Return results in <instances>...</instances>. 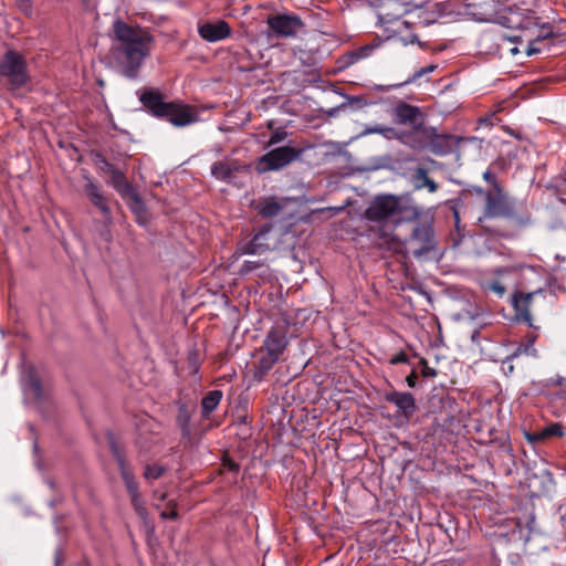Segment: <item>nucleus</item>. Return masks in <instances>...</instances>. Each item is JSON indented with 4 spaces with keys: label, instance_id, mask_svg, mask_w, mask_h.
<instances>
[{
    "label": "nucleus",
    "instance_id": "obj_1",
    "mask_svg": "<svg viewBox=\"0 0 566 566\" xmlns=\"http://www.w3.org/2000/svg\"><path fill=\"white\" fill-rule=\"evenodd\" d=\"M420 211L407 200L394 195H378L364 212L367 221L374 223L369 231L377 244L395 252L402 250V240L395 233L398 226L418 219Z\"/></svg>",
    "mask_w": 566,
    "mask_h": 566
},
{
    "label": "nucleus",
    "instance_id": "obj_2",
    "mask_svg": "<svg viewBox=\"0 0 566 566\" xmlns=\"http://www.w3.org/2000/svg\"><path fill=\"white\" fill-rule=\"evenodd\" d=\"M116 39L119 41L118 56L125 76L136 78L145 59L150 54L154 36L142 27H133L122 20L113 24Z\"/></svg>",
    "mask_w": 566,
    "mask_h": 566
},
{
    "label": "nucleus",
    "instance_id": "obj_3",
    "mask_svg": "<svg viewBox=\"0 0 566 566\" xmlns=\"http://www.w3.org/2000/svg\"><path fill=\"white\" fill-rule=\"evenodd\" d=\"M139 99L153 116L166 119L176 127L188 126L198 119L195 108L177 102H165L157 91L147 90Z\"/></svg>",
    "mask_w": 566,
    "mask_h": 566
},
{
    "label": "nucleus",
    "instance_id": "obj_4",
    "mask_svg": "<svg viewBox=\"0 0 566 566\" xmlns=\"http://www.w3.org/2000/svg\"><path fill=\"white\" fill-rule=\"evenodd\" d=\"M282 233L272 224H264L258 229L253 238L249 241H242L238 244L237 253L262 255L266 252L274 251L281 243Z\"/></svg>",
    "mask_w": 566,
    "mask_h": 566
},
{
    "label": "nucleus",
    "instance_id": "obj_5",
    "mask_svg": "<svg viewBox=\"0 0 566 566\" xmlns=\"http://www.w3.org/2000/svg\"><path fill=\"white\" fill-rule=\"evenodd\" d=\"M303 153L304 148L292 146L276 147L259 158L255 169L259 174L280 170L300 159Z\"/></svg>",
    "mask_w": 566,
    "mask_h": 566
},
{
    "label": "nucleus",
    "instance_id": "obj_6",
    "mask_svg": "<svg viewBox=\"0 0 566 566\" xmlns=\"http://www.w3.org/2000/svg\"><path fill=\"white\" fill-rule=\"evenodd\" d=\"M0 74L8 80L12 88H20L29 81L23 56L15 51H8L0 63Z\"/></svg>",
    "mask_w": 566,
    "mask_h": 566
},
{
    "label": "nucleus",
    "instance_id": "obj_7",
    "mask_svg": "<svg viewBox=\"0 0 566 566\" xmlns=\"http://www.w3.org/2000/svg\"><path fill=\"white\" fill-rule=\"evenodd\" d=\"M516 216L513 202L509 200L503 188H499L491 193H485L483 216L478 219V222L481 224L484 219L499 217L513 219Z\"/></svg>",
    "mask_w": 566,
    "mask_h": 566
},
{
    "label": "nucleus",
    "instance_id": "obj_8",
    "mask_svg": "<svg viewBox=\"0 0 566 566\" xmlns=\"http://www.w3.org/2000/svg\"><path fill=\"white\" fill-rule=\"evenodd\" d=\"M497 22L507 29L530 30L538 25L533 11L516 6H506L497 15Z\"/></svg>",
    "mask_w": 566,
    "mask_h": 566
},
{
    "label": "nucleus",
    "instance_id": "obj_9",
    "mask_svg": "<svg viewBox=\"0 0 566 566\" xmlns=\"http://www.w3.org/2000/svg\"><path fill=\"white\" fill-rule=\"evenodd\" d=\"M403 247H408L418 258L430 252L434 247L432 228L426 223H417L410 237L402 241Z\"/></svg>",
    "mask_w": 566,
    "mask_h": 566
},
{
    "label": "nucleus",
    "instance_id": "obj_10",
    "mask_svg": "<svg viewBox=\"0 0 566 566\" xmlns=\"http://www.w3.org/2000/svg\"><path fill=\"white\" fill-rule=\"evenodd\" d=\"M269 28L279 36H293L304 27L296 14H274L266 20Z\"/></svg>",
    "mask_w": 566,
    "mask_h": 566
},
{
    "label": "nucleus",
    "instance_id": "obj_11",
    "mask_svg": "<svg viewBox=\"0 0 566 566\" xmlns=\"http://www.w3.org/2000/svg\"><path fill=\"white\" fill-rule=\"evenodd\" d=\"M430 126L417 124L409 129H399L398 142L416 151H423L430 137Z\"/></svg>",
    "mask_w": 566,
    "mask_h": 566
},
{
    "label": "nucleus",
    "instance_id": "obj_12",
    "mask_svg": "<svg viewBox=\"0 0 566 566\" xmlns=\"http://www.w3.org/2000/svg\"><path fill=\"white\" fill-rule=\"evenodd\" d=\"M287 337L284 328L273 327L266 335L263 346V352L280 359L287 346Z\"/></svg>",
    "mask_w": 566,
    "mask_h": 566
},
{
    "label": "nucleus",
    "instance_id": "obj_13",
    "mask_svg": "<svg viewBox=\"0 0 566 566\" xmlns=\"http://www.w3.org/2000/svg\"><path fill=\"white\" fill-rule=\"evenodd\" d=\"M394 117L396 124L409 125L410 127L424 123L421 109L418 106L403 102L395 107Z\"/></svg>",
    "mask_w": 566,
    "mask_h": 566
},
{
    "label": "nucleus",
    "instance_id": "obj_14",
    "mask_svg": "<svg viewBox=\"0 0 566 566\" xmlns=\"http://www.w3.org/2000/svg\"><path fill=\"white\" fill-rule=\"evenodd\" d=\"M198 32L203 40L218 42L230 36L231 28L228 22L219 20L217 22H206L199 25Z\"/></svg>",
    "mask_w": 566,
    "mask_h": 566
},
{
    "label": "nucleus",
    "instance_id": "obj_15",
    "mask_svg": "<svg viewBox=\"0 0 566 566\" xmlns=\"http://www.w3.org/2000/svg\"><path fill=\"white\" fill-rule=\"evenodd\" d=\"M539 293H542L541 289L530 293L516 291L512 296V305L516 312V316L523 319L524 322L528 323L530 326H532V315L530 312V306L533 301V297Z\"/></svg>",
    "mask_w": 566,
    "mask_h": 566
},
{
    "label": "nucleus",
    "instance_id": "obj_16",
    "mask_svg": "<svg viewBox=\"0 0 566 566\" xmlns=\"http://www.w3.org/2000/svg\"><path fill=\"white\" fill-rule=\"evenodd\" d=\"M385 400L394 403L407 419L412 417L417 410L415 398L410 392L392 391L385 396Z\"/></svg>",
    "mask_w": 566,
    "mask_h": 566
},
{
    "label": "nucleus",
    "instance_id": "obj_17",
    "mask_svg": "<svg viewBox=\"0 0 566 566\" xmlns=\"http://www.w3.org/2000/svg\"><path fill=\"white\" fill-rule=\"evenodd\" d=\"M431 134L427 142L426 150H429L433 155L444 156L451 153L452 150V139L451 135L439 134L434 127L430 126Z\"/></svg>",
    "mask_w": 566,
    "mask_h": 566
},
{
    "label": "nucleus",
    "instance_id": "obj_18",
    "mask_svg": "<svg viewBox=\"0 0 566 566\" xmlns=\"http://www.w3.org/2000/svg\"><path fill=\"white\" fill-rule=\"evenodd\" d=\"M23 391L27 396L40 401L44 397V390L36 370L30 367L25 370L22 379Z\"/></svg>",
    "mask_w": 566,
    "mask_h": 566
},
{
    "label": "nucleus",
    "instance_id": "obj_19",
    "mask_svg": "<svg viewBox=\"0 0 566 566\" xmlns=\"http://www.w3.org/2000/svg\"><path fill=\"white\" fill-rule=\"evenodd\" d=\"M84 191L86 196L88 197L90 201L101 210V212L104 214L105 218L111 217V209L107 202L106 197L103 195V192L99 190L98 186L94 184L93 181H88L85 187Z\"/></svg>",
    "mask_w": 566,
    "mask_h": 566
},
{
    "label": "nucleus",
    "instance_id": "obj_20",
    "mask_svg": "<svg viewBox=\"0 0 566 566\" xmlns=\"http://www.w3.org/2000/svg\"><path fill=\"white\" fill-rule=\"evenodd\" d=\"M240 169L237 160L223 159L212 164L211 175L219 180H230Z\"/></svg>",
    "mask_w": 566,
    "mask_h": 566
},
{
    "label": "nucleus",
    "instance_id": "obj_21",
    "mask_svg": "<svg viewBox=\"0 0 566 566\" xmlns=\"http://www.w3.org/2000/svg\"><path fill=\"white\" fill-rule=\"evenodd\" d=\"M277 361L279 359L264 353L263 348H261L259 358L254 364L253 378L256 381H262Z\"/></svg>",
    "mask_w": 566,
    "mask_h": 566
},
{
    "label": "nucleus",
    "instance_id": "obj_22",
    "mask_svg": "<svg viewBox=\"0 0 566 566\" xmlns=\"http://www.w3.org/2000/svg\"><path fill=\"white\" fill-rule=\"evenodd\" d=\"M412 181L417 189L427 188L429 192H436L438 190V184L429 178L428 171L422 167L416 169L412 175Z\"/></svg>",
    "mask_w": 566,
    "mask_h": 566
},
{
    "label": "nucleus",
    "instance_id": "obj_23",
    "mask_svg": "<svg viewBox=\"0 0 566 566\" xmlns=\"http://www.w3.org/2000/svg\"><path fill=\"white\" fill-rule=\"evenodd\" d=\"M111 185L113 188L120 195V197L125 196L128 191H130L134 187L128 180L126 179L125 174L119 170L115 169L111 175Z\"/></svg>",
    "mask_w": 566,
    "mask_h": 566
},
{
    "label": "nucleus",
    "instance_id": "obj_24",
    "mask_svg": "<svg viewBox=\"0 0 566 566\" xmlns=\"http://www.w3.org/2000/svg\"><path fill=\"white\" fill-rule=\"evenodd\" d=\"M221 390H211L209 391L201 401L202 416L208 417L220 403L222 399Z\"/></svg>",
    "mask_w": 566,
    "mask_h": 566
},
{
    "label": "nucleus",
    "instance_id": "obj_25",
    "mask_svg": "<svg viewBox=\"0 0 566 566\" xmlns=\"http://www.w3.org/2000/svg\"><path fill=\"white\" fill-rule=\"evenodd\" d=\"M256 209L262 217L270 218L277 216L282 210V206L273 198H269L260 201Z\"/></svg>",
    "mask_w": 566,
    "mask_h": 566
},
{
    "label": "nucleus",
    "instance_id": "obj_26",
    "mask_svg": "<svg viewBox=\"0 0 566 566\" xmlns=\"http://www.w3.org/2000/svg\"><path fill=\"white\" fill-rule=\"evenodd\" d=\"M563 436H564L563 426L558 422H553V423L548 424L547 427H545L538 433H535L532 437H530L528 439L531 441H542L549 437H563Z\"/></svg>",
    "mask_w": 566,
    "mask_h": 566
},
{
    "label": "nucleus",
    "instance_id": "obj_27",
    "mask_svg": "<svg viewBox=\"0 0 566 566\" xmlns=\"http://www.w3.org/2000/svg\"><path fill=\"white\" fill-rule=\"evenodd\" d=\"M111 448H112L114 457L117 460V463H118V467H119V471H120V475H122L124 482L135 480V476H134L132 470L129 469L128 464L126 463L125 458L120 453V451L117 448V446L115 444V442L111 443Z\"/></svg>",
    "mask_w": 566,
    "mask_h": 566
},
{
    "label": "nucleus",
    "instance_id": "obj_28",
    "mask_svg": "<svg viewBox=\"0 0 566 566\" xmlns=\"http://www.w3.org/2000/svg\"><path fill=\"white\" fill-rule=\"evenodd\" d=\"M111 448H112L114 457L117 460V463H118V467H119V471H120V475H122L124 482L135 480V476H134L132 470L129 469L128 464L126 463L125 458L120 453V451L117 448V446L115 444V442L111 443Z\"/></svg>",
    "mask_w": 566,
    "mask_h": 566
},
{
    "label": "nucleus",
    "instance_id": "obj_29",
    "mask_svg": "<svg viewBox=\"0 0 566 566\" xmlns=\"http://www.w3.org/2000/svg\"><path fill=\"white\" fill-rule=\"evenodd\" d=\"M370 134H379L382 137H385L388 140L397 139L399 136V129H396L394 127L382 126V125H375V126H368L364 129L361 135H370Z\"/></svg>",
    "mask_w": 566,
    "mask_h": 566
},
{
    "label": "nucleus",
    "instance_id": "obj_30",
    "mask_svg": "<svg viewBox=\"0 0 566 566\" xmlns=\"http://www.w3.org/2000/svg\"><path fill=\"white\" fill-rule=\"evenodd\" d=\"M124 200L127 201V205L129 206L130 210L140 216L145 213L146 208L143 199L138 195V192L133 188L130 191H128L125 196L122 197Z\"/></svg>",
    "mask_w": 566,
    "mask_h": 566
},
{
    "label": "nucleus",
    "instance_id": "obj_31",
    "mask_svg": "<svg viewBox=\"0 0 566 566\" xmlns=\"http://www.w3.org/2000/svg\"><path fill=\"white\" fill-rule=\"evenodd\" d=\"M536 340V335L531 334L527 335L524 342H522L513 353V357L520 356V355H531L536 356L537 350L534 347Z\"/></svg>",
    "mask_w": 566,
    "mask_h": 566
},
{
    "label": "nucleus",
    "instance_id": "obj_32",
    "mask_svg": "<svg viewBox=\"0 0 566 566\" xmlns=\"http://www.w3.org/2000/svg\"><path fill=\"white\" fill-rule=\"evenodd\" d=\"M177 509H178V503L176 500H174V499L167 500L166 509L164 511H161L160 517L163 520H178L179 514H178Z\"/></svg>",
    "mask_w": 566,
    "mask_h": 566
},
{
    "label": "nucleus",
    "instance_id": "obj_33",
    "mask_svg": "<svg viewBox=\"0 0 566 566\" xmlns=\"http://www.w3.org/2000/svg\"><path fill=\"white\" fill-rule=\"evenodd\" d=\"M177 422H178L179 427L182 430V434L184 436H188L189 434L190 416H189V412H188V410H187V408L185 406L179 408V412H178V417H177Z\"/></svg>",
    "mask_w": 566,
    "mask_h": 566
},
{
    "label": "nucleus",
    "instance_id": "obj_34",
    "mask_svg": "<svg viewBox=\"0 0 566 566\" xmlns=\"http://www.w3.org/2000/svg\"><path fill=\"white\" fill-rule=\"evenodd\" d=\"M166 469L159 464H148L145 468L144 476L146 480H156L159 479Z\"/></svg>",
    "mask_w": 566,
    "mask_h": 566
},
{
    "label": "nucleus",
    "instance_id": "obj_35",
    "mask_svg": "<svg viewBox=\"0 0 566 566\" xmlns=\"http://www.w3.org/2000/svg\"><path fill=\"white\" fill-rule=\"evenodd\" d=\"M438 65L437 64H429L424 67H420L419 70H417L413 75L411 77H409L408 80H406L403 82V84H410V83H413L416 81H418L419 78H421L423 75L426 74H429V73H432L437 70Z\"/></svg>",
    "mask_w": 566,
    "mask_h": 566
},
{
    "label": "nucleus",
    "instance_id": "obj_36",
    "mask_svg": "<svg viewBox=\"0 0 566 566\" xmlns=\"http://www.w3.org/2000/svg\"><path fill=\"white\" fill-rule=\"evenodd\" d=\"M130 502L138 516L143 520H146L148 516V511L142 496L137 495L136 497H130Z\"/></svg>",
    "mask_w": 566,
    "mask_h": 566
},
{
    "label": "nucleus",
    "instance_id": "obj_37",
    "mask_svg": "<svg viewBox=\"0 0 566 566\" xmlns=\"http://www.w3.org/2000/svg\"><path fill=\"white\" fill-rule=\"evenodd\" d=\"M96 164L98 165L101 171L106 175H111L115 169H117L113 164H111L105 157L102 155L96 156Z\"/></svg>",
    "mask_w": 566,
    "mask_h": 566
},
{
    "label": "nucleus",
    "instance_id": "obj_38",
    "mask_svg": "<svg viewBox=\"0 0 566 566\" xmlns=\"http://www.w3.org/2000/svg\"><path fill=\"white\" fill-rule=\"evenodd\" d=\"M488 290L495 293L500 297L503 296L506 292L505 285L499 280H493V281L489 282Z\"/></svg>",
    "mask_w": 566,
    "mask_h": 566
},
{
    "label": "nucleus",
    "instance_id": "obj_39",
    "mask_svg": "<svg viewBox=\"0 0 566 566\" xmlns=\"http://www.w3.org/2000/svg\"><path fill=\"white\" fill-rule=\"evenodd\" d=\"M261 266L263 263L260 261H244L240 268V274H248Z\"/></svg>",
    "mask_w": 566,
    "mask_h": 566
},
{
    "label": "nucleus",
    "instance_id": "obj_40",
    "mask_svg": "<svg viewBox=\"0 0 566 566\" xmlns=\"http://www.w3.org/2000/svg\"><path fill=\"white\" fill-rule=\"evenodd\" d=\"M286 137H287V133L285 130H281V129L275 130L274 133L271 134L268 145L272 146V145L279 144V143L283 142Z\"/></svg>",
    "mask_w": 566,
    "mask_h": 566
},
{
    "label": "nucleus",
    "instance_id": "obj_41",
    "mask_svg": "<svg viewBox=\"0 0 566 566\" xmlns=\"http://www.w3.org/2000/svg\"><path fill=\"white\" fill-rule=\"evenodd\" d=\"M483 179L493 187V190H497L499 188H502L500 186V184L497 182L496 175L493 171H491L490 169H488L483 172Z\"/></svg>",
    "mask_w": 566,
    "mask_h": 566
},
{
    "label": "nucleus",
    "instance_id": "obj_42",
    "mask_svg": "<svg viewBox=\"0 0 566 566\" xmlns=\"http://www.w3.org/2000/svg\"><path fill=\"white\" fill-rule=\"evenodd\" d=\"M539 27V32L536 34V39L537 41H543V40H546L551 36H553V31H552V27L548 25V24H542V25H537Z\"/></svg>",
    "mask_w": 566,
    "mask_h": 566
},
{
    "label": "nucleus",
    "instance_id": "obj_43",
    "mask_svg": "<svg viewBox=\"0 0 566 566\" xmlns=\"http://www.w3.org/2000/svg\"><path fill=\"white\" fill-rule=\"evenodd\" d=\"M124 483L126 485V490L129 494V497H136L137 495H140L138 491V483L136 482V480L127 481Z\"/></svg>",
    "mask_w": 566,
    "mask_h": 566
},
{
    "label": "nucleus",
    "instance_id": "obj_44",
    "mask_svg": "<svg viewBox=\"0 0 566 566\" xmlns=\"http://www.w3.org/2000/svg\"><path fill=\"white\" fill-rule=\"evenodd\" d=\"M124 483L126 485V490L129 494V497H136L137 495H140L138 491V483L136 482V480L127 481Z\"/></svg>",
    "mask_w": 566,
    "mask_h": 566
},
{
    "label": "nucleus",
    "instance_id": "obj_45",
    "mask_svg": "<svg viewBox=\"0 0 566 566\" xmlns=\"http://www.w3.org/2000/svg\"><path fill=\"white\" fill-rule=\"evenodd\" d=\"M409 363L408 356L403 352H399L389 359L390 365L407 364Z\"/></svg>",
    "mask_w": 566,
    "mask_h": 566
},
{
    "label": "nucleus",
    "instance_id": "obj_46",
    "mask_svg": "<svg viewBox=\"0 0 566 566\" xmlns=\"http://www.w3.org/2000/svg\"><path fill=\"white\" fill-rule=\"evenodd\" d=\"M420 365L422 366L421 374L423 377H436L437 371L428 366V361L424 358L420 359Z\"/></svg>",
    "mask_w": 566,
    "mask_h": 566
},
{
    "label": "nucleus",
    "instance_id": "obj_47",
    "mask_svg": "<svg viewBox=\"0 0 566 566\" xmlns=\"http://www.w3.org/2000/svg\"><path fill=\"white\" fill-rule=\"evenodd\" d=\"M402 4L407 7V11L411 9L422 8L426 3V0H401Z\"/></svg>",
    "mask_w": 566,
    "mask_h": 566
},
{
    "label": "nucleus",
    "instance_id": "obj_48",
    "mask_svg": "<svg viewBox=\"0 0 566 566\" xmlns=\"http://www.w3.org/2000/svg\"><path fill=\"white\" fill-rule=\"evenodd\" d=\"M539 42L541 41H537L536 38L530 42L528 48H527V55H533V54L541 52V48L537 46V43H539Z\"/></svg>",
    "mask_w": 566,
    "mask_h": 566
},
{
    "label": "nucleus",
    "instance_id": "obj_49",
    "mask_svg": "<svg viewBox=\"0 0 566 566\" xmlns=\"http://www.w3.org/2000/svg\"><path fill=\"white\" fill-rule=\"evenodd\" d=\"M400 40L402 41V43L405 45L413 44V43L418 42V36L416 34H413V33H409L407 35H401Z\"/></svg>",
    "mask_w": 566,
    "mask_h": 566
},
{
    "label": "nucleus",
    "instance_id": "obj_50",
    "mask_svg": "<svg viewBox=\"0 0 566 566\" xmlns=\"http://www.w3.org/2000/svg\"><path fill=\"white\" fill-rule=\"evenodd\" d=\"M395 24H396L395 32L399 33V34H401L403 32V30H408L409 29V23L407 21H399V20H397L395 22Z\"/></svg>",
    "mask_w": 566,
    "mask_h": 566
},
{
    "label": "nucleus",
    "instance_id": "obj_51",
    "mask_svg": "<svg viewBox=\"0 0 566 566\" xmlns=\"http://www.w3.org/2000/svg\"><path fill=\"white\" fill-rule=\"evenodd\" d=\"M371 50L373 49L369 46H364V48H360L358 51L354 52L353 55L356 59L366 57Z\"/></svg>",
    "mask_w": 566,
    "mask_h": 566
},
{
    "label": "nucleus",
    "instance_id": "obj_52",
    "mask_svg": "<svg viewBox=\"0 0 566 566\" xmlns=\"http://www.w3.org/2000/svg\"><path fill=\"white\" fill-rule=\"evenodd\" d=\"M417 379H418V376H417L416 371L412 370L410 373V375H408L407 378H406L407 385L410 388H413L416 386V384H417Z\"/></svg>",
    "mask_w": 566,
    "mask_h": 566
},
{
    "label": "nucleus",
    "instance_id": "obj_53",
    "mask_svg": "<svg viewBox=\"0 0 566 566\" xmlns=\"http://www.w3.org/2000/svg\"><path fill=\"white\" fill-rule=\"evenodd\" d=\"M153 497H154V500H157L159 502H164V501H167V493L166 492H159V491L155 490L153 492Z\"/></svg>",
    "mask_w": 566,
    "mask_h": 566
},
{
    "label": "nucleus",
    "instance_id": "obj_54",
    "mask_svg": "<svg viewBox=\"0 0 566 566\" xmlns=\"http://www.w3.org/2000/svg\"><path fill=\"white\" fill-rule=\"evenodd\" d=\"M474 192L478 195V196H482L484 199H485V193H491L492 191L491 190H485L481 187H474L473 188Z\"/></svg>",
    "mask_w": 566,
    "mask_h": 566
},
{
    "label": "nucleus",
    "instance_id": "obj_55",
    "mask_svg": "<svg viewBox=\"0 0 566 566\" xmlns=\"http://www.w3.org/2000/svg\"><path fill=\"white\" fill-rule=\"evenodd\" d=\"M453 216H454L455 228L458 229V231H460V217H459V212L457 210H453Z\"/></svg>",
    "mask_w": 566,
    "mask_h": 566
},
{
    "label": "nucleus",
    "instance_id": "obj_56",
    "mask_svg": "<svg viewBox=\"0 0 566 566\" xmlns=\"http://www.w3.org/2000/svg\"><path fill=\"white\" fill-rule=\"evenodd\" d=\"M21 8L23 9H30V0H17Z\"/></svg>",
    "mask_w": 566,
    "mask_h": 566
},
{
    "label": "nucleus",
    "instance_id": "obj_57",
    "mask_svg": "<svg viewBox=\"0 0 566 566\" xmlns=\"http://www.w3.org/2000/svg\"><path fill=\"white\" fill-rule=\"evenodd\" d=\"M506 272H509V270H507V269H497V270L495 271V273H497V274H502V273H506Z\"/></svg>",
    "mask_w": 566,
    "mask_h": 566
},
{
    "label": "nucleus",
    "instance_id": "obj_58",
    "mask_svg": "<svg viewBox=\"0 0 566 566\" xmlns=\"http://www.w3.org/2000/svg\"><path fill=\"white\" fill-rule=\"evenodd\" d=\"M510 51H511V53H512L513 55H515V54L518 52V49H517L516 46H514V48H512Z\"/></svg>",
    "mask_w": 566,
    "mask_h": 566
},
{
    "label": "nucleus",
    "instance_id": "obj_59",
    "mask_svg": "<svg viewBox=\"0 0 566 566\" xmlns=\"http://www.w3.org/2000/svg\"><path fill=\"white\" fill-rule=\"evenodd\" d=\"M237 468H238V465H237L235 463H232V464L230 465V469H231V470H234V469H237Z\"/></svg>",
    "mask_w": 566,
    "mask_h": 566
}]
</instances>
